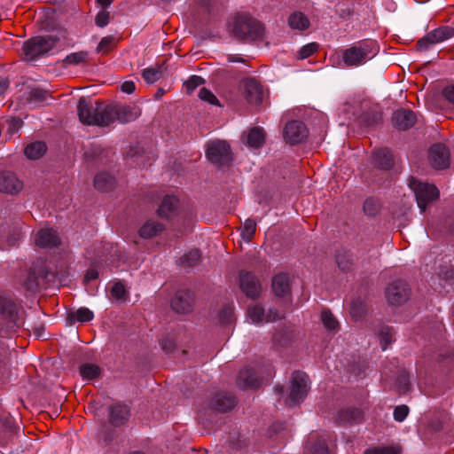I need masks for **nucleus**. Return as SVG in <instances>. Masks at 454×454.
<instances>
[{"instance_id":"nucleus-1","label":"nucleus","mask_w":454,"mask_h":454,"mask_svg":"<svg viewBox=\"0 0 454 454\" xmlns=\"http://www.w3.org/2000/svg\"><path fill=\"white\" fill-rule=\"evenodd\" d=\"M379 52V45L375 41L364 40L341 51V59L348 67L364 65Z\"/></svg>"},{"instance_id":"nucleus-2","label":"nucleus","mask_w":454,"mask_h":454,"mask_svg":"<svg viewBox=\"0 0 454 454\" xmlns=\"http://www.w3.org/2000/svg\"><path fill=\"white\" fill-rule=\"evenodd\" d=\"M79 120L86 125L106 126V106L96 102L92 104L90 100L81 98L77 105Z\"/></svg>"},{"instance_id":"nucleus-3","label":"nucleus","mask_w":454,"mask_h":454,"mask_svg":"<svg viewBox=\"0 0 454 454\" xmlns=\"http://www.w3.org/2000/svg\"><path fill=\"white\" fill-rule=\"evenodd\" d=\"M233 35L239 40H254L262 35V26L255 19L248 16H237L230 24Z\"/></svg>"},{"instance_id":"nucleus-4","label":"nucleus","mask_w":454,"mask_h":454,"mask_svg":"<svg viewBox=\"0 0 454 454\" xmlns=\"http://www.w3.org/2000/svg\"><path fill=\"white\" fill-rule=\"evenodd\" d=\"M409 186L415 194L418 207L421 212H425L427 207L439 198L440 192L434 184L423 183L411 177Z\"/></svg>"},{"instance_id":"nucleus-5","label":"nucleus","mask_w":454,"mask_h":454,"mask_svg":"<svg viewBox=\"0 0 454 454\" xmlns=\"http://www.w3.org/2000/svg\"><path fill=\"white\" fill-rule=\"evenodd\" d=\"M57 38L52 35L35 36L23 45V52L27 60H34L38 57L49 52L55 47Z\"/></svg>"},{"instance_id":"nucleus-6","label":"nucleus","mask_w":454,"mask_h":454,"mask_svg":"<svg viewBox=\"0 0 454 454\" xmlns=\"http://www.w3.org/2000/svg\"><path fill=\"white\" fill-rule=\"evenodd\" d=\"M141 114V109L137 106H106V126L116 120L121 123L129 122L137 119Z\"/></svg>"},{"instance_id":"nucleus-7","label":"nucleus","mask_w":454,"mask_h":454,"mask_svg":"<svg viewBox=\"0 0 454 454\" xmlns=\"http://www.w3.org/2000/svg\"><path fill=\"white\" fill-rule=\"evenodd\" d=\"M309 389V377L301 372H295L291 378L288 402L290 404H296L302 402Z\"/></svg>"},{"instance_id":"nucleus-8","label":"nucleus","mask_w":454,"mask_h":454,"mask_svg":"<svg viewBox=\"0 0 454 454\" xmlns=\"http://www.w3.org/2000/svg\"><path fill=\"white\" fill-rule=\"evenodd\" d=\"M23 311L9 298L0 295V317L6 320L8 328L13 330L23 323Z\"/></svg>"},{"instance_id":"nucleus-9","label":"nucleus","mask_w":454,"mask_h":454,"mask_svg":"<svg viewBox=\"0 0 454 454\" xmlns=\"http://www.w3.org/2000/svg\"><path fill=\"white\" fill-rule=\"evenodd\" d=\"M454 36V28L449 26L437 27L420 38L417 43L419 51H427L433 45L442 43Z\"/></svg>"},{"instance_id":"nucleus-10","label":"nucleus","mask_w":454,"mask_h":454,"mask_svg":"<svg viewBox=\"0 0 454 454\" xmlns=\"http://www.w3.org/2000/svg\"><path fill=\"white\" fill-rule=\"evenodd\" d=\"M207 158L215 164L223 165L231 160V150L224 141H215L207 145Z\"/></svg>"},{"instance_id":"nucleus-11","label":"nucleus","mask_w":454,"mask_h":454,"mask_svg":"<svg viewBox=\"0 0 454 454\" xmlns=\"http://www.w3.org/2000/svg\"><path fill=\"white\" fill-rule=\"evenodd\" d=\"M410 295V290L405 282L397 280L389 285L386 289V297L389 303L399 305L406 301Z\"/></svg>"},{"instance_id":"nucleus-12","label":"nucleus","mask_w":454,"mask_h":454,"mask_svg":"<svg viewBox=\"0 0 454 454\" xmlns=\"http://www.w3.org/2000/svg\"><path fill=\"white\" fill-rule=\"evenodd\" d=\"M308 137V129L305 124L299 121H293L286 125L284 137L291 145L302 142Z\"/></svg>"},{"instance_id":"nucleus-13","label":"nucleus","mask_w":454,"mask_h":454,"mask_svg":"<svg viewBox=\"0 0 454 454\" xmlns=\"http://www.w3.org/2000/svg\"><path fill=\"white\" fill-rule=\"evenodd\" d=\"M244 95L251 106H259L262 105L264 94L261 84L254 79H247L243 82Z\"/></svg>"},{"instance_id":"nucleus-14","label":"nucleus","mask_w":454,"mask_h":454,"mask_svg":"<svg viewBox=\"0 0 454 454\" xmlns=\"http://www.w3.org/2000/svg\"><path fill=\"white\" fill-rule=\"evenodd\" d=\"M247 317L254 324L267 323L275 321L281 317L277 310L269 309L266 314L264 309L260 305L254 304L249 306L247 309Z\"/></svg>"},{"instance_id":"nucleus-15","label":"nucleus","mask_w":454,"mask_h":454,"mask_svg":"<svg viewBox=\"0 0 454 454\" xmlns=\"http://www.w3.org/2000/svg\"><path fill=\"white\" fill-rule=\"evenodd\" d=\"M23 188V183L11 171L0 172V192L15 194Z\"/></svg>"},{"instance_id":"nucleus-16","label":"nucleus","mask_w":454,"mask_h":454,"mask_svg":"<svg viewBox=\"0 0 454 454\" xmlns=\"http://www.w3.org/2000/svg\"><path fill=\"white\" fill-rule=\"evenodd\" d=\"M429 160L434 168H446L449 167V152L447 148L441 144L434 145L429 150Z\"/></svg>"},{"instance_id":"nucleus-17","label":"nucleus","mask_w":454,"mask_h":454,"mask_svg":"<svg viewBox=\"0 0 454 454\" xmlns=\"http://www.w3.org/2000/svg\"><path fill=\"white\" fill-rule=\"evenodd\" d=\"M193 304V295L189 291H178L172 300V309L178 313L189 312Z\"/></svg>"},{"instance_id":"nucleus-18","label":"nucleus","mask_w":454,"mask_h":454,"mask_svg":"<svg viewBox=\"0 0 454 454\" xmlns=\"http://www.w3.org/2000/svg\"><path fill=\"white\" fill-rule=\"evenodd\" d=\"M35 242L40 247H54L59 244V237L55 230L44 228L36 232Z\"/></svg>"},{"instance_id":"nucleus-19","label":"nucleus","mask_w":454,"mask_h":454,"mask_svg":"<svg viewBox=\"0 0 454 454\" xmlns=\"http://www.w3.org/2000/svg\"><path fill=\"white\" fill-rule=\"evenodd\" d=\"M240 287L247 296L252 298L258 296L261 291L258 279L249 272L240 273Z\"/></svg>"},{"instance_id":"nucleus-20","label":"nucleus","mask_w":454,"mask_h":454,"mask_svg":"<svg viewBox=\"0 0 454 454\" xmlns=\"http://www.w3.org/2000/svg\"><path fill=\"white\" fill-rule=\"evenodd\" d=\"M395 126L402 130L410 129L416 122L415 114L411 110L400 109L393 114Z\"/></svg>"},{"instance_id":"nucleus-21","label":"nucleus","mask_w":454,"mask_h":454,"mask_svg":"<svg viewBox=\"0 0 454 454\" xmlns=\"http://www.w3.org/2000/svg\"><path fill=\"white\" fill-rule=\"evenodd\" d=\"M235 397L229 393H218L211 401V407L217 411L225 412L236 405Z\"/></svg>"},{"instance_id":"nucleus-22","label":"nucleus","mask_w":454,"mask_h":454,"mask_svg":"<svg viewBox=\"0 0 454 454\" xmlns=\"http://www.w3.org/2000/svg\"><path fill=\"white\" fill-rule=\"evenodd\" d=\"M178 206L179 200L176 197L167 195L159 207L158 215L161 218L169 219L177 214Z\"/></svg>"},{"instance_id":"nucleus-23","label":"nucleus","mask_w":454,"mask_h":454,"mask_svg":"<svg viewBox=\"0 0 454 454\" xmlns=\"http://www.w3.org/2000/svg\"><path fill=\"white\" fill-rule=\"evenodd\" d=\"M309 454H330L328 446L324 439H319L317 433L309 434L306 443Z\"/></svg>"},{"instance_id":"nucleus-24","label":"nucleus","mask_w":454,"mask_h":454,"mask_svg":"<svg viewBox=\"0 0 454 454\" xmlns=\"http://www.w3.org/2000/svg\"><path fill=\"white\" fill-rule=\"evenodd\" d=\"M129 410L127 405L114 404L110 408V422L114 426H120L128 420Z\"/></svg>"},{"instance_id":"nucleus-25","label":"nucleus","mask_w":454,"mask_h":454,"mask_svg":"<svg viewBox=\"0 0 454 454\" xmlns=\"http://www.w3.org/2000/svg\"><path fill=\"white\" fill-rule=\"evenodd\" d=\"M272 290L277 296L283 297L290 293L289 277L281 273L272 279Z\"/></svg>"},{"instance_id":"nucleus-26","label":"nucleus","mask_w":454,"mask_h":454,"mask_svg":"<svg viewBox=\"0 0 454 454\" xmlns=\"http://www.w3.org/2000/svg\"><path fill=\"white\" fill-rule=\"evenodd\" d=\"M238 384L242 388H256L260 386L255 372L249 368H245L239 372Z\"/></svg>"},{"instance_id":"nucleus-27","label":"nucleus","mask_w":454,"mask_h":454,"mask_svg":"<svg viewBox=\"0 0 454 454\" xmlns=\"http://www.w3.org/2000/svg\"><path fill=\"white\" fill-rule=\"evenodd\" d=\"M375 164L383 169H388L393 166V156L388 149H379L373 153Z\"/></svg>"},{"instance_id":"nucleus-28","label":"nucleus","mask_w":454,"mask_h":454,"mask_svg":"<svg viewBox=\"0 0 454 454\" xmlns=\"http://www.w3.org/2000/svg\"><path fill=\"white\" fill-rule=\"evenodd\" d=\"M362 419V411L356 408H347L337 414V422L340 424L357 422Z\"/></svg>"},{"instance_id":"nucleus-29","label":"nucleus","mask_w":454,"mask_h":454,"mask_svg":"<svg viewBox=\"0 0 454 454\" xmlns=\"http://www.w3.org/2000/svg\"><path fill=\"white\" fill-rule=\"evenodd\" d=\"M46 145L43 142H34L25 148V155L30 160H36L42 157L46 152Z\"/></svg>"},{"instance_id":"nucleus-30","label":"nucleus","mask_w":454,"mask_h":454,"mask_svg":"<svg viewBox=\"0 0 454 454\" xmlns=\"http://www.w3.org/2000/svg\"><path fill=\"white\" fill-rule=\"evenodd\" d=\"M114 184V179L108 173L102 172L95 176L94 185L98 191L106 192L112 189Z\"/></svg>"},{"instance_id":"nucleus-31","label":"nucleus","mask_w":454,"mask_h":454,"mask_svg":"<svg viewBox=\"0 0 454 454\" xmlns=\"http://www.w3.org/2000/svg\"><path fill=\"white\" fill-rule=\"evenodd\" d=\"M265 134L262 128L256 127L250 129L247 134V143L250 147L258 148L264 143Z\"/></svg>"},{"instance_id":"nucleus-32","label":"nucleus","mask_w":454,"mask_h":454,"mask_svg":"<svg viewBox=\"0 0 454 454\" xmlns=\"http://www.w3.org/2000/svg\"><path fill=\"white\" fill-rule=\"evenodd\" d=\"M163 231V225L155 221H147L140 229L142 238L148 239L158 235Z\"/></svg>"},{"instance_id":"nucleus-33","label":"nucleus","mask_w":454,"mask_h":454,"mask_svg":"<svg viewBox=\"0 0 454 454\" xmlns=\"http://www.w3.org/2000/svg\"><path fill=\"white\" fill-rule=\"evenodd\" d=\"M289 25L294 29L304 30L309 25L308 18L301 12H294L289 17Z\"/></svg>"},{"instance_id":"nucleus-34","label":"nucleus","mask_w":454,"mask_h":454,"mask_svg":"<svg viewBox=\"0 0 454 454\" xmlns=\"http://www.w3.org/2000/svg\"><path fill=\"white\" fill-rule=\"evenodd\" d=\"M94 314L88 308H80L76 311L70 312L68 318L70 320H76L78 322L85 323L90 322L93 319Z\"/></svg>"},{"instance_id":"nucleus-35","label":"nucleus","mask_w":454,"mask_h":454,"mask_svg":"<svg viewBox=\"0 0 454 454\" xmlns=\"http://www.w3.org/2000/svg\"><path fill=\"white\" fill-rule=\"evenodd\" d=\"M80 373L84 380H93L100 374V368L93 364H84L80 367Z\"/></svg>"},{"instance_id":"nucleus-36","label":"nucleus","mask_w":454,"mask_h":454,"mask_svg":"<svg viewBox=\"0 0 454 454\" xmlns=\"http://www.w3.org/2000/svg\"><path fill=\"white\" fill-rule=\"evenodd\" d=\"M116 45V39L113 35H107L101 39L99 42L97 51L98 53L106 54L112 51Z\"/></svg>"},{"instance_id":"nucleus-37","label":"nucleus","mask_w":454,"mask_h":454,"mask_svg":"<svg viewBox=\"0 0 454 454\" xmlns=\"http://www.w3.org/2000/svg\"><path fill=\"white\" fill-rule=\"evenodd\" d=\"M321 321L324 326L329 331H335L338 329L339 323L329 310L322 311Z\"/></svg>"},{"instance_id":"nucleus-38","label":"nucleus","mask_w":454,"mask_h":454,"mask_svg":"<svg viewBox=\"0 0 454 454\" xmlns=\"http://www.w3.org/2000/svg\"><path fill=\"white\" fill-rule=\"evenodd\" d=\"M234 319V306L232 303H229L219 312V320L223 324H231Z\"/></svg>"},{"instance_id":"nucleus-39","label":"nucleus","mask_w":454,"mask_h":454,"mask_svg":"<svg viewBox=\"0 0 454 454\" xmlns=\"http://www.w3.org/2000/svg\"><path fill=\"white\" fill-rule=\"evenodd\" d=\"M256 223L252 219H247L241 229V237L244 240L249 241L255 233Z\"/></svg>"},{"instance_id":"nucleus-40","label":"nucleus","mask_w":454,"mask_h":454,"mask_svg":"<svg viewBox=\"0 0 454 454\" xmlns=\"http://www.w3.org/2000/svg\"><path fill=\"white\" fill-rule=\"evenodd\" d=\"M22 286L26 291L34 293L38 288L37 277L34 271L26 272V279L22 282Z\"/></svg>"},{"instance_id":"nucleus-41","label":"nucleus","mask_w":454,"mask_h":454,"mask_svg":"<svg viewBox=\"0 0 454 454\" xmlns=\"http://www.w3.org/2000/svg\"><path fill=\"white\" fill-rule=\"evenodd\" d=\"M87 57L88 53L86 51L73 52L65 58L64 63L66 65H78L84 62Z\"/></svg>"},{"instance_id":"nucleus-42","label":"nucleus","mask_w":454,"mask_h":454,"mask_svg":"<svg viewBox=\"0 0 454 454\" xmlns=\"http://www.w3.org/2000/svg\"><path fill=\"white\" fill-rule=\"evenodd\" d=\"M142 75L148 83H153L160 78L161 72L160 67H148L144 69Z\"/></svg>"},{"instance_id":"nucleus-43","label":"nucleus","mask_w":454,"mask_h":454,"mask_svg":"<svg viewBox=\"0 0 454 454\" xmlns=\"http://www.w3.org/2000/svg\"><path fill=\"white\" fill-rule=\"evenodd\" d=\"M200 258V253L197 249L191 250L181 258L182 264L184 266H192Z\"/></svg>"},{"instance_id":"nucleus-44","label":"nucleus","mask_w":454,"mask_h":454,"mask_svg":"<svg viewBox=\"0 0 454 454\" xmlns=\"http://www.w3.org/2000/svg\"><path fill=\"white\" fill-rule=\"evenodd\" d=\"M126 289L125 286L121 282H116L111 288V295L114 299L120 301L125 300L126 298Z\"/></svg>"},{"instance_id":"nucleus-45","label":"nucleus","mask_w":454,"mask_h":454,"mask_svg":"<svg viewBox=\"0 0 454 454\" xmlns=\"http://www.w3.org/2000/svg\"><path fill=\"white\" fill-rule=\"evenodd\" d=\"M380 340L382 347V349L385 350L387 347L392 342L393 340V332L392 329L389 327H384L382 328L380 333Z\"/></svg>"},{"instance_id":"nucleus-46","label":"nucleus","mask_w":454,"mask_h":454,"mask_svg":"<svg viewBox=\"0 0 454 454\" xmlns=\"http://www.w3.org/2000/svg\"><path fill=\"white\" fill-rule=\"evenodd\" d=\"M318 49L317 43H310L301 48L298 56L300 59H304L314 54Z\"/></svg>"},{"instance_id":"nucleus-47","label":"nucleus","mask_w":454,"mask_h":454,"mask_svg":"<svg viewBox=\"0 0 454 454\" xmlns=\"http://www.w3.org/2000/svg\"><path fill=\"white\" fill-rule=\"evenodd\" d=\"M199 98L205 101V102H207L211 105H218L219 102H218V99L216 98V97L207 89L206 88H201L200 90V92H199Z\"/></svg>"},{"instance_id":"nucleus-48","label":"nucleus","mask_w":454,"mask_h":454,"mask_svg":"<svg viewBox=\"0 0 454 454\" xmlns=\"http://www.w3.org/2000/svg\"><path fill=\"white\" fill-rule=\"evenodd\" d=\"M204 80L197 75L190 77L185 82L184 87L188 93L193 91L198 86L203 83Z\"/></svg>"},{"instance_id":"nucleus-49","label":"nucleus","mask_w":454,"mask_h":454,"mask_svg":"<svg viewBox=\"0 0 454 454\" xmlns=\"http://www.w3.org/2000/svg\"><path fill=\"white\" fill-rule=\"evenodd\" d=\"M22 121L19 118H10L6 120L7 133L12 136L21 127Z\"/></svg>"},{"instance_id":"nucleus-50","label":"nucleus","mask_w":454,"mask_h":454,"mask_svg":"<svg viewBox=\"0 0 454 454\" xmlns=\"http://www.w3.org/2000/svg\"><path fill=\"white\" fill-rule=\"evenodd\" d=\"M364 313V308L362 303H358L356 301H353L350 305V314L355 318V320H358L362 317Z\"/></svg>"},{"instance_id":"nucleus-51","label":"nucleus","mask_w":454,"mask_h":454,"mask_svg":"<svg viewBox=\"0 0 454 454\" xmlns=\"http://www.w3.org/2000/svg\"><path fill=\"white\" fill-rule=\"evenodd\" d=\"M397 382H398V391L402 394H404L406 393L409 388H410V381H409V377L408 375L405 373V372H403L398 380H397Z\"/></svg>"},{"instance_id":"nucleus-52","label":"nucleus","mask_w":454,"mask_h":454,"mask_svg":"<svg viewBox=\"0 0 454 454\" xmlns=\"http://www.w3.org/2000/svg\"><path fill=\"white\" fill-rule=\"evenodd\" d=\"M96 25L99 27H106L109 22V12L106 10H101L96 16Z\"/></svg>"},{"instance_id":"nucleus-53","label":"nucleus","mask_w":454,"mask_h":454,"mask_svg":"<svg viewBox=\"0 0 454 454\" xmlns=\"http://www.w3.org/2000/svg\"><path fill=\"white\" fill-rule=\"evenodd\" d=\"M48 92L41 89H34L30 92V98L35 102L45 101L48 98Z\"/></svg>"},{"instance_id":"nucleus-54","label":"nucleus","mask_w":454,"mask_h":454,"mask_svg":"<svg viewBox=\"0 0 454 454\" xmlns=\"http://www.w3.org/2000/svg\"><path fill=\"white\" fill-rule=\"evenodd\" d=\"M379 209L378 202L373 199H368L364 204V210L368 215H374Z\"/></svg>"},{"instance_id":"nucleus-55","label":"nucleus","mask_w":454,"mask_h":454,"mask_svg":"<svg viewBox=\"0 0 454 454\" xmlns=\"http://www.w3.org/2000/svg\"><path fill=\"white\" fill-rule=\"evenodd\" d=\"M409 408L406 405L397 406L394 411V418L396 421H403L408 415Z\"/></svg>"},{"instance_id":"nucleus-56","label":"nucleus","mask_w":454,"mask_h":454,"mask_svg":"<svg viewBox=\"0 0 454 454\" xmlns=\"http://www.w3.org/2000/svg\"><path fill=\"white\" fill-rule=\"evenodd\" d=\"M441 96L448 103L454 105V85H448L443 88Z\"/></svg>"},{"instance_id":"nucleus-57","label":"nucleus","mask_w":454,"mask_h":454,"mask_svg":"<svg viewBox=\"0 0 454 454\" xmlns=\"http://www.w3.org/2000/svg\"><path fill=\"white\" fill-rule=\"evenodd\" d=\"M336 262H337L339 268L341 270H343V271L349 270L351 263H350V261L348 258L346 259V255L338 254L336 257Z\"/></svg>"},{"instance_id":"nucleus-58","label":"nucleus","mask_w":454,"mask_h":454,"mask_svg":"<svg viewBox=\"0 0 454 454\" xmlns=\"http://www.w3.org/2000/svg\"><path fill=\"white\" fill-rule=\"evenodd\" d=\"M365 454H398L393 448H376L368 450Z\"/></svg>"},{"instance_id":"nucleus-59","label":"nucleus","mask_w":454,"mask_h":454,"mask_svg":"<svg viewBox=\"0 0 454 454\" xmlns=\"http://www.w3.org/2000/svg\"><path fill=\"white\" fill-rule=\"evenodd\" d=\"M121 91L127 94H131L136 90V85L132 81H126L121 86Z\"/></svg>"},{"instance_id":"nucleus-60","label":"nucleus","mask_w":454,"mask_h":454,"mask_svg":"<svg viewBox=\"0 0 454 454\" xmlns=\"http://www.w3.org/2000/svg\"><path fill=\"white\" fill-rule=\"evenodd\" d=\"M98 277V273L97 270L90 269L85 275V279L87 281H90V280L96 279Z\"/></svg>"},{"instance_id":"nucleus-61","label":"nucleus","mask_w":454,"mask_h":454,"mask_svg":"<svg viewBox=\"0 0 454 454\" xmlns=\"http://www.w3.org/2000/svg\"><path fill=\"white\" fill-rule=\"evenodd\" d=\"M8 88V82L6 80H0V97H2Z\"/></svg>"},{"instance_id":"nucleus-62","label":"nucleus","mask_w":454,"mask_h":454,"mask_svg":"<svg viewBox=\"0 0 454 454\" xmlns=\"http://www.w3.org/2000/svg\"><path fill=\"white\" fill-rule=\"evenodd\" d=\"M228 60L230 62H244V59L241 57L236 55L228 56Z\"/></svg>"},{"instance_id":"nucleus-63","label":"nucleus","mask_w":454,"mask_h":454,"mask_svg":"<svg viewBox=\"0 0 454 454\" xmlns=\"http://www.w3.org/2000/svg\"><path fill=\"white\" fill-rule=\"evenodd\" d=\"M161 347L164 350L166 351H170L171 348H173V343L171 341H168V342H162L161 343Z\"/></svg>"},{"instance_id":"nucleus-64","label":"nucleus","mask_w":454,"mask_h":454,"mask_svg":"<svg viewBox=\"0 0 454 454\" xmlns=\"http://www.w3.org/2000/svg\"><path fill=\"white\" fill-rule=\"evenodd\" d=\"M114 0H97V3L100 4L102 7L106 8L109 6Z\"/></svg>"}]
</instances>
